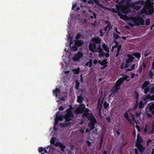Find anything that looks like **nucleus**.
Here are the masks:
<instances>
[{
	"instance_id": "1",
	"label": "nucleus",
	"mask_w": 154,
	"mask_h": 154,
	"mask_svg": "<svg viewBox=\"0 0 154 154\" xmlns=\"http://www.w3.org/2000/svg\"><path fill=\"white\" fill-rule=\"evenodd\" d=\"M143 9L145 13L151 14L154 12L153 4L151 3V2L149 1L147 2L144 6Z\"/></svg>"
},
{
	"instance_id": "2",
	"label": "nucleus",
	"mask_w": 154,
	"mask_h": 154,
	"mask_svg": "<svg viewBox=\"0 0 154 154\" xmlns=\"http://www.w3.org/2000/svg\"><path fill=\"white\" fill-rule=\"evenodd\" d=\"M132 20L136 26L143 25L144 20L140 16H137L134 17Z\"/></svg>"
},
{
	"instance_id": "3",
	"label": "nucleus",
	"mask_w": 154,
	"mask_h": 154,
	"mask_svg": "<svg viewBox=\"0 0 154 154\" xmlns=\"http://www.w3.org/2000/svg\"><path fill=\"white\" fill-rule=\"evenodd\" d=\"M96 37L92 38L91 42L89 45V48L90 50L93 52H96Z\"/></svg>"
},
{
	"instance_id": "4",
	"label": "nucleus",
	"mask_w": 154,
	"mask_h": 154,
	"mask_svg": "<svg viewBox=\"0 0 154 154\" xmlns=\"http://www.w3.org/2000/svg\"><path fill=\"white\" fill-rule=\"evenodd\" d=\"M135 146L137 148H135L134 150L135 154H138V150L142 154L145 150V147L142 144L135 145Z\"/></svg>"
},
{
	"instance_id": "5",
	"label": "nucleus",
	"mask_w": 154,
	"mask_h": 154,
	"mask_svg": "<svg viewBox=\"0 0 154 154\" xmlns=\"http://www.w3.org/2000/svg\"><path fill=\"white\" fill-rule=\"evenodd\" d=\"M66 112V113L63 116V117L65 119V122H67L71 120L73 116V115L71 112V109H67Z\"/></svg>"
},
{
	"instance_id": "6",
	"label": "nucleus",
	"mask_w": 154,
	"mask_h": 154,
	"mask_svg": "<svg viewBox=\"0 0 154 154\" xmlns=\"http://www.w3.org/2000/svg\"><path fill=\"white\" fill-rule=\"evenodd\" d=\"M150 83L149 81H145L143 83L141 87V89L144 90L145 94H146L148 93L149 88H150Z\"/></svg>"
},
{
	"instance_id": "7",
	"label": "nucleus",
	"mask_w": 154,
	"mask_h": 154,
	"mask_svg": "<svg viewBox=\"0 0 154 154\" xmlns=\"http://www.w3.org/2000/svg\"><path fill=\"white\" fill-rule=\"evenodd\" d=\"M144 3V2L143 0H139L135 2L134 3L132 4L131 5V7L133 8L134 9L138 10L140 9V7L138 6L135 5L141 4H142Z\"/></svg>"
},
{
	"instance_id": "8",
	"label": "nucleus",
	"mask_w": 154,
	"mask_h": 154,
	"mask_svg": "<svg viewBox=\"0 0 154 154\" xmlns=\"http://www.w3.org/2000/svg\"><path fill=\"white\" fill-rule=\"evenodd\" d=\"M83 55V54L80 52H78L77 53L74 54L73 57V60L75 62L79 61L80 59L82 57Z\"/></svg>"
},
{
	"instance_id": "9",
	"label": "nucleus",
	"mask_w": 154,
	"mask_h": 154,
	"mask_svg": "<svg viewBox=\"0 0 154 154\" xmlns=\"http://www.w3.org/2000/svg\"><path fill=\"white\" fill-rule=\"evenodd\" d=\"M85 116L90 121V122H96V120L95 119L94 116L92 114L86 113H85Z\"/></svg>"
},
{
	"instance_id": "10",
	"label": "nucleus",
	"mask_w": 154,
	"mask_h": 154,
	"mask_svg": "<svg viewBox=\"0 0 154 154\" xmlns=\"http://www.w3.org/2000/svg\"><path fill=\"white\" fill-rule=\"evenodd\" d=\"M83 43V41L81 40H76L75 42V45L76 47L73 46L72 47V49L75 51L77 50V47L81 46Z\"/></svg>"
},
{
	"instance_id": "11",
	"label": "nucleus",
	"mask_w": 154,
	"mask_h": 154,
	"mask_svg": "<svg viewBox=\"0 0 154 154\" xmlns=\"http://www.w3.org/2000/svg\"><path fill=\"white\" fill-rule=\"evenodd\" d=\"M99 56L100 57H103L105 56L106 58H108L109 56V54L108 53H105L103 50L100 48L98 51Z\"/></svg>"
},
{
	"instance_id": "12",
	"label": "nucleus",
	"mask_w": 154,
	"mask_h": 154,
	"mask_svg": "<svg viewBox=\"0 0 154 154\" xmlns=\"http://www.w3.org/2000/svg\"><path fill=\"white\" fill-rule=\"evenodd\" d=\"M143 142V139L142 136L140 135V134L139 133H138L135 145L142 144Z\"/></svg>"
},
{
	"instance_id": "13",
	"label": "nucleus",
	"mask_w": 154,
	"mask_h": 154,
	"mask_svg": "<svg viewBox=\"0 0 154 154\" xmlns=\"http://www.w3.org/2000/svg\"><path fill=\"white\" fill-rule=\"evenodd\" d=\"M105 134V131H103L100 136V142L99 143V146L100 147L99 150L102 147V145L103 144V137Z\"/></svg>"
},
{
	"instance_id": "14",
	"label": "nucleus",
	"mask_w": 154,
	"mask_h": 154,
	"mask_svg": "<svg viewBox=\"0 0 154 154\" xmlns=\"http://www.w3.org/2000/svg\"><path fill=\"white\" fill-rule=\"evenodd\" d=\"M103 100H102L101 101H100V100H99L97 102L98 106L97 107V110L99 109V108L100 107L99 109L98 115L101 118H102V117H101V112L100 110L101 109L102 107V105L103 104Z\"/></svg>"
},
{
	"instance_id": "15",
	"label": "nucleus",
	"mask_w": 154,
	"mask_h": 154,
	"mask_svg": "<svg viewBox=\"0 0 154 154\" xmlns=\"http://www.w3.org/2000/svg\"><path fill=\"white\" fill-rule=\"evenodd\" d=\"M148 105L149 110V112L152 115H154V102L151 103Z\"/></svg>"
},
{
	"instance_id": "16",
	"label": "nucleus",
	"mask_w": 154,
	"mask_h": 154,
	"mask_svg": "<svg viewBox=\"0 0 154 154\" xmlns=\"http://www.w3.org/2000/svg\"><path fill=\"white\" fill-rule=\"evenodd\" d=\"M55 146H58L61 148V151L62 152H64V149H65L66 147L63 144L59 142H57L55 144Z\"/></svg>"
},
{
	"instance_id": "17",
	"label": "nucleus",
	"mask_w": 154,
	"mask_h": 154,
	"mask_svg": "<svg viewBox=\"0 0 154 154\" xmlns=\"http://www.w3.org/2000/svg\"><path fill=\"white\" fill-rule=\"evenodd\" d=\"M85 107V106L84 104H81L78 109V113L79 114H82L83 113L84 111Z\"/></svg>"
},
{
	"instance_id": "18",
	"label": "nucleus",
	"mask_w": 154,
	"mask_h": 154,
	"mask_svg": "<svg viewBox=\"0 0 154 154\" xmlns=\"http://www.w3.org/2000/svg\"><path fill=\"white\" fill-rule=\"evenodd\" d=\"M122 11L123 13L125 14H127L131 12V10L129 7L125 6L122 9Z\"/></svg>"
},
{
	"instance_id": "19",
	"label": "nucleus",
	"mask_w": 154,
	"mask_h": 154,
	"mask_svg": "<svg viewBox=\"0 0 154 154\" xmlns=\"http://www.w3.org/2000/svg\"><path fill=\"white\" fill-rule=\"evenodd\" d=\"M127 56L128 58L126 60V62L128 64L131 63L134 59V57L132 55L128 54Z\"/></svg>"
},
{
	"instance_id": "20",
	"label": "nucleus",
	"mask_w": 154,
	"mask_h": 154,
	"mask_svg": "<svg viewBox=\"0 0 154 154\" xmlns=\"http://www.w3.org/2000/svg\"><path fill=\"white\" fill-rule=\"evenodd\" d=\"M154 124L152 123L151 125L148 127V132L152 134L154 132Z\"/></svg>"
},
{
	"instance_id": "21",
	"label": "nucleus",
	"mask_w": 154,
	"mask_h": 154,
	"mask_svg": "<svg viewBox=\"0 0 154 154\" xmlns=\"http://www.w3.org/2000/svg\"><path fill=\"white\" fill-rule=\"evenodd\" d=\"M149 88L148 92L151 94H154V83H150Z\"/></svg>"
},
{
	"instance_id": "22",
	"label": "nucleus",
	"mask_w": 154,
	"mask_h": 154,
	"mask_svg": "<svg viewBox=\"0 0 154 154\" xmlns=\"http://www.w3.org/2000/svg\"><path fill=\"white\" fill-rule=\"evenodd\" d=\"M142 100L144 102V103L146 104L149 100V94L144 96Z\"/></svg>"
},
{
	"instance_id": "23",
	"label": "nucleus",
	"mask_w": 154,
	"mask_h": 154,
	"mask_svg": "<svg viewBox=\"0 0 154 154\" xmlns=\"http://www.w3.org/2000/svg\"><path fill=\"white\" fill-rule=\"evenodd\" d=\"M98 62L100 64H101L102 66H103L104 67H105L107 66V64L108 63V62L107 61L106 59H104L102 61H101L99 60L98 61Z\"/></svg>"
},
{
	"instance_id": "24",
	"label": "nucleus",
	"mask_w": 154,
	"mask_h": 154,
	"mask_svg": "<svg viewBox=\"0 0 154 154\" xmlns=\"http://www.w3.org/2000/svg\"><path fill=\"white\" fill-rule=\"evenodd\" d=\"M122 77L120 78L119 79L123 82L125 80H126L129 77L126 74H122Z\"/></svg>"
},
{
	"instance_id": "25",
	"label": "nucleus",
	"mask_w": 154,
	"mask_h": 154,
	"mask_svg": "<svg viewBox=\"0 0 154 154\" xmlns=\"http://www.w3.org/2000/svg\"><path fill=\"white\" fill-rule=\"evenodd\" d=\"M120 89V88L115 85L113 87L112 90L113 92H116Z\"/></svg>"
},
{
	"instance_id": "26",
	"label": "nucleus",
	"mask_w": 154,
	"mask_h": 154,
	"mask_svg": "<svg viewBox=\"0 0 154 154\" xmlns=\"http://www.w3.org/2000/svg\"><path fill=\"white\" fill-rule=\"evenodd\" d=\"M102 47L104 50L109 53V48L108 46L105 43H103V44Z\"/></svg>"
},
{
	"instance_id": "27",
	"label": "nucleus",
	"mask_w": 154,
	"mask_h": 154,
	"mask_svg": "<svg viewBox=\"0 0 154 154\" xmlns=\"http://www.w3.org/2000/svg\"><path fill=\"white\" fill-rule=\"evenodd\" d=\"M59 113V112H57L56 114V116H57V119L59 120V121H61L63 120V118H64V117H63V116H62L61 115L60 116Z\"/></svg>"
},
{
	"instance_id": "28",
	"label": "nucleus",
	"mask_w": 154,
	"mask_h": 154,
	"mask_svg": "<svg viewBox=\"0 0 154 154\" xmlns=\"http://www.w3.org/2000/svg\"><path fill=\"white\" fill-rule=\"evenodd\" d=\"M123 83L119 79L116 82L115 85L120 88L122 84Z\"/></svg>"
},
{
	"instance_id": "29",
	"label": "nucleus",
	"mask_w": 154,
	"mask_h": 154,
	"mask_svg": "<svg viewBox=\"0 0 154 154\" xmlns=\"http://www.w3.org/2000/svg\"><path fill=\"white\" fill-rule=\"evenodd\" d=\"M84 100V98L82 97L81 96H78L77 97V101L79 103H82Z\"/></svg>"
},
{
	"instance_id": "30",
	"label": "nucleus",
	"mask_w": 154,
	"mask_h": 154,
	"mask_svg": "<svg viewBox=\"0 0 154 154\" xmlns=\"http://www.w3.org/2000/svg\"><path fill=\"white\" fill-rule=\"evenodd\" d=\"M132 55L135 56L136 58H137L138 59L141 57V54L139 52H133V53Z\"/></svg>"
},
{
	"instance_id": "31",
	"label": "nucleus",
	"mask_w": 154,
	"mask_h": 154,
	"mask_svg": "<svg viewBox=\"0 0 154 154\" xmlns=\"http://www.w3.org/2000/svg\"><path fill=\"white\" fill-rule=\"evenodd\" d=\"M60 92V90L56 88L55 90H53L54 94H55L56 97L57 96V94H59Z\"/></svg>"
},
{
	"instance_id": "32",
	"label": "nucleus",
	"mask_w": 154,
	"mask_h": 154,
	"mask_svg": "<svg viewBox=\"0 0 154 154\" xmlns=\"http://www.w3.org/2000/svg\"><path fill=\"white\" fill-rule=\"evenodd\" d=\"M141 109H139L135 113L136 116L138 118H140L141 112Z\"/></svg>"
},
{
	"instance_id": "33",
	"label": "nucleus",
	"mask_w": 154,
	"mask_h": 154,
	"mask_svg": "<svg viewBox=\"0 0 154 154\" xmlns=\"http://www.w3.org/2000/svg\"><path fill=\"white\" fill-rule=\"evenodd\" d=\"M121 45H119L117 48V53H116V57H117L119 56V53L121 49Z\"/></svg>"
},
{
	"instance_id": "34",
	"label": "nucleus",
	"mask_w": 154,
	"mask_h": 154,
	"mask_svg": "<svg viewBox=\"0 0 154 154\" xmlns=\"http://www.w3.org/2000/svg\"><path fill=\"white\" fill-rule=\"evenodd\" d=\"M113 36L114 38V41H116L119 37V36L118 34H116L114 32L113 33Z\"/></svg>"
},
{
	"instance_id": "35",
	"label": "nucleus",
	"mask_w": 154,
	"mask_h": 154,
	"mask_svg": "<svg viewBox=\"0 0 154 154\" xmlns=\"http://www.w3.org/2000/svg\"><path fill=\"white\" fill-rule=\"evenodd\" d=\"M143 101L142 100L141 101H140L139 103V109H141L143 108L144 106V104L143 103Z\"/></svg>"
},
{
	"instance_id": "36",
	"label": "nucleus",
	"mask_w": 154,
	"mask_h": 154,
	"mask_svg": "<svg viewBox=\"0 0 154 154\" xmlns=\"http://www.w3.org/2000/svg\"><path fill=\"white\" fill-rule=\"evenodd\" d=\"M124 117L129 122H131V120L129 118V115L127 112H125L124 114Z\"/></svg>"
},
{
	"instance_id": "37",
	"label": "nucleus",
	"mask_w": 154,
	"mask_h": 154,
	"mask_svg": "<svg viewBox=\"0 0 154 154\" xmlns=\"http://www.w3.org/2000/svg\"><path fill=\"white\" fill-rule=\"evenodd\" d=\"M56 139V138L54 137H52L50 140V143L51 144H53L55 146L56 143H55V140Z\"/></svg>"
},
{
	"instance_id": "38",
	"label": "nucleus",
	"mask_w": 154,
	"mask_h": 154,
	"mask_svg": "<svg viewBox=\"0 0 154 154\" xmlns=\"http://www.w3.org/2000/svg\"><path fill=\"white\" fill-rule=\"evenodd\" d=\"M92 65V61L90 59L89 61L87 62L86 64L85 65L86 66H88L89 65V67H90Z\"/></svg>"
},
{
	"instance_id": "39",
	"label": "nucleus",
	"mask_w": 154,
	"mask_h": 154,
	"mask_svg": "<svg viewBox=\"0 0 154 154\" xmlns=\"http://www.w3.org/2000/svg\"><path fill=\"white\" fill-rule=\"evenodd\" d=\"M103 105L104 108L106 109H107L109 106V104L107 103L106 101H105L104 102Z\"/></svg>"
},
{
	"instance_id": "40",
	"label": "nucleus",
	"mask_w": 154,
	"mask_h": 154,
	"mask_svg": "<svg viewBox=\"0 0 154 154\" xmlns=\"http://www.w3.org/2000/svg\"><path fill=\"white\" fill-rule=\"evenodd\" d=\"M80 83L79 82L76 80L75 81V88L76 90H78L79 89Z\"/></svg>"
},
{
	"instance_id": "41",
	"label": "nucleus",
	"mask_w": 154,
	"mask_h": 154,
	"mask_svg": "<svg viewBox=\"0 0 154 154\" xmlns=\"http://www.w3.org/2000/svg\"><path fill=\"white\" fill-rule=\"evenodd\" d=\"M94 122H91L89 124V126L91 127V130L93 129L94 128V125L93 123Z\"/></svg>"
},
{
	"instance_id": "42",
	"label": "nucleus",
	"mask_w": 154,
	"mask_h": 154,
	"mask_svg": "<svg viewBox=\"0 0 154 154\" xmlns=\"http://www.w3.org/2000/svg\"><path fill=\"white\" fill-rule=\"evenodd\" d=\"M134 97L136 99V100H138L139 98V95L138 93L137 92H135V94H134Z\"/></svg>"
},
{
	"instance_id": "43",
	"label": "nucleus",
	"mask_w": 154,
	"mask_h": 154,
	"mask_svg": "<svg viewBox=\"0 0 154 154\" xmlns=\"http://www.w3.org/2000/svg\"><path fill=\"white\" fill-rule=\"evenodd\" d=\"M139 104V103L138 102V100H136V103L134 105V106L133 107V109H135L136 108H137L138 105Z\"/></svg>"
},
{
	"instance_id": "44",
	"label": "nucleus",
	"mask_w": 154,
	"mask_h": 154,
	"mask_svg": "<svg viewBox=\"0 0 154 154\" xmlns=\"http://www.w3.org/2000/svg\"><path fill=\"white\" fill-rule=\"evenodd\" d=\"M138 72L140 73H141L142 71V66L140 65L138 69Z\"/></svg>"
},
{
	"instance_id": "45",
	"label": "nucleus",
	"mask_w": 154,
	"mask_h": 154,
	"mask_svg": "<svg viewBox=\"0 0 154 154\" xmlns=\"http://www.w3.org/2000/svg\"><path fill=\"white\" fill-rule=\"evenodd\" d=\"M57 116H56L55 119V123H54V125L56 126L57 125L58 123L59 122V120L57 119Z\"/></svg>"
},
{
	"instance_id": "46",
	"label": "nucleus",
	"mask_w": 154,
	"mask_h": 154,
	"mask_svg": "<svg viewBox=\"0 0 154 154\" xmlns=\"http://www.w3.org/2000/svg\"><path fill=\"white\" fill-rule=\"evenodd\" d=\"M150 23V20L149 18H147L146 20V25L148 26L149 25Z\"/></svg>"
},
{
	"instance_id": "47",
	"label": "nucleus",
	"mask_w": 154,
	"mask_h": 154,
	"mask_svg": "<svg viewBox=\"0 0 154 154\" xmlns=\"http://www.w3.org/2000/svg\"><path fill=\"white\" fill-rule=\"evenodd\" d=\"M129 114L131 116L133 120L136 122V120L135 118V115H133L131 112H130Z\"/></svg>"
},
{
	"instance_id": "48",
	"label": "nucleus",
	"mask_w": 154,
	"mask_h": 154,
	"mask_svg": "<svg viewBox=\"0 0 154 154\" xmlns=\"http://www.w3.org/2000/svg\"><path fill=\"white\" fill-rule=\"evenodd\" d=\"M149 100H154V95L151 96L149 94Z\"/></svg>"
},
{
	"instance_id": "49",
	"label": "nucleus",
	"mask_w": 154,
	"mask_h": 154,
	"mask_svg": "<svg viewBox=\"0 0 154 154\" xmlns=\"http://www.w3.org/2000/svg\"><path fill=\"white\" fill-rule=\"evenodd\" d=\"M79 72V68L77 69H75L74 70V72L75 74H78Z\"/></svg>"
},
{
	"instance_id": "50",
	"label": "nucleus",
	"mask_w": 154,
	"mask_h": 154,
	"mask_svg": "<svg viewBox=\"0 0 154 154\" xmlns=\"http://www.w3.org/2000/svg\"><path fill=\"white\" fill-rule=\"evenodd\" d=\"M81 35L80 34H78L75 37V39L77 40L80 38L81 37Z\"/></svg>"
},
{
	"instance_id": "51",
	"label": "nucleus",
	"mask_w": 154,
	"mask_h": 154,
	"mask_svg": "<svg viewBox=\"0 0 154 154\" xmlns=\"http://www.w3.org/2000/svg\"><path fill=\"white\" fill-rule=\"evenodd\" d=\"M38 151L40 153H41L44 151V149L42 147H40L39 148Z\"/></svg>"
},
{
	"instance_id": "52",
	"label": "nucleus",
	"mask_w": 154,
	"mask_h": 154,
	"mask_svg": "<svg viewBox=\"0 0 154 154\" xmlns=\"http://www.w3.org/2000/svg\"><path fill=\"white\" fill-rule=\"evenodd\" d=\"M101 41V39L98 37L97 36V44L100 43Z\"/></svg>"
},
{
	"instance_id": "53",
	"label": "nucleus",
	"mask_w": 154,
	"mask_h": 154,
	"mask_svg": "<svg viewBox=\"0 0 154 154\" xmlns=\"http://www.w3.org/2000/svg\"><path fill=\"white\" fill-rule=\"evenodd\" d=\"M135 127L137 129L138 132H140V126L138 125H136Z\"/></svg>"
},
{
	"instance_id": "54",
	"label": "nucleus",
	"mask_w": 154,
	"mask_h": 154,
	"mask_svg": "<svg viewBox=\"0 0 154 154\" xmlns=\"http://www.w3.org/2000/svg\"><path fill=\"white\" fill-rule=\"evenodd\" d=\"M69 123L63 124H62L63 125H61V127H66V126H68L69 125Z\"/></svg>"
},
{
	"instance_id": "55",
	"label": "nucleus",
	"mask_w": 154,
	"mask_h": 154,
	"mask_svg": "<svg viewBox=\"0 0 154 154\" xmlns=\"http://www.w3.org/2000/svg\"><path fill=\"white\" fill-rule=\"evenodd\" d=\"M114 30L116 32L117 34L119 35H120L121 34V33L118 31L117 28L116 27L114 28Z\"/></svg>"
},
{
	"instance_id": "56",
	"label": "nucleus",
	"mask_w": 154,
	"mask_h": 154,
	"mask_svg": "<svg viewBox=\"0 0 154 154\" xmlns=\"http://www.w3.org/2000/svg\"><path fill=\"white\" fill-rule=\"evenodd\" d=\"M115 42V46H113V47H114L115 48H117L119 46L118 43V42L116 41H114Z\"/></svg>"
},
{
	"instance_id": "57",
	"label": "nucleus",
	"mask_w": 154,
	"mask_h": 154,
	"mask_svg": "<svg viewBox=\"0 0 154 154\" xmlns=\"http://www.w3.org/2000/svg\"><path fill=\"white\" fill-rule=\"evenodd\" d=\"M148 75L151 78H152L153 76V74L151 71H149L148 73Z\"/></svg>"
},
{
	"instance_id": "58",
	"label": "nucleus",
	"mask_w": 154,
	"mask_h": 154,
	"mask_svg": "<svg viewBox=\"0 0 154 154\" xmlns=\"http://www.w3.org/2000/svg\"><path fill=\"white\" fill-rule=\"evenodd\" d=\"M152 140L150 139H148L147 141L146 146H149V143L152 142Z\"/></svg>"
},
{
	"instance_id": "59",
	"label": "nucleus",
	"mask_w": 154,
	"mask_h": 154,
	"mask_svg": "<svg viewBox=\"0 0 154 154\" xmlns=\"http://www.w3.org/2000/svg\"><path fill=\"white\" fill-rule=\"evenodd\" d=\"M141 65L142 66V67H143V69H145L146 68V64L144 62H143L142 64Z\"/></svg>"
},
{
	"instance_id": "60",
	"label": "nucleus",
	"mask_w": 154,
	"mask_h": 154,
	"mask_svg": "<svg viewBox=\"0 0 154 154\" xmlns=\"http://www.w3.org/2000/svg\"><path fill=\"white\" fill-rule=\"evenodd\" d=\"M111 11L113 12V13H118V11H117L114 8H112L111 9Z\"/></svg>"
},
{
	"instance_id": "61",
	"label": "nucleus",
	"mask_w": 154,
	"mask_h": 154,
	"mask_svg": "<svg viewBox=\"0 0 154 154\" xmlns=\"http://www.w3.org/2000/svg\"><path fill=\"white\" fill-rule=\"evenodd\" d=\"M130 75L131 76V78L132 79L134 77L135 75V74L133 72H131Z\"/></svg>"
},
{
	"instance_id": "62",
	"label": "nucleus",
	"mask_w": 154,
	"mask_h": 154,
	"mask_svg": "<svg viewBox=\"0 0 154 154\" xmlns=\"http://www.w3.org/2000/svg\"><path fill=\"white\" fill-rule=\"evenodd\" d=\"M106 120L107 121V122L109 123H110L111 122V119L109 117H108L107 118H106Z\"/></svg>"
},
{
	"instance_id": "63",
	"label": "nucleus",
	"mask_w": 154,
	"mask_h": 154,
	"mask_svg": "<svg viewBox=\"0 0 154 154\" xmlns=\"http://www.w3.org/2000/svg\"><path fill=\"white\" fill-rule=\"evenodd\" d=\"M100 36H103V33L102 31V29L100 30Z\"/></svg>"
},
{
	"instance_id": "64",
	"label": "nucleus",
	"mask_w": 154,
	"mask_h": 154,
	"mask_svg": "<svg viewBox=\"0 0 154 154\" xmlns=\"http://www.w3.org/2000/svg\"><path fill=\"white\" fill-rule=\"evenodd\" d=\"M103 154H110L109 152H108L106 150H104L103 152Z\"/></svg>"
}]
</instances>
